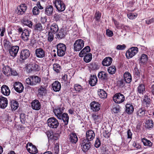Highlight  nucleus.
<instances>
[{"mask_svg":"<svg viewBox=\"0 0 154 154\" xmlns=\"http://www.w3.org/2000/svg\"><path fill=\"white\" fill-rule=\"evenodd\" d=\"M57 55L59 57H62L65 54L66 46L65 44L60 43L57 45Z\"/></svg>","mask_w":154,"mask_h":154,"instance_id":"nucleus-1","label":"nucleus"},{"mask_svg":"<svg viewBox=\"0 0 154 154\" xmlns=\"http://www.w3.org/2000/svg\"><path fill=\"white\" fill-rule=\"evenodd\" d=\"M54 4L57 10L59 12L64 11L66 8V6L63 2L60 0H56Z\"/></svg>","mask_w":154,"mask_h":154,"instance_id":"nucleus-2","label":"nucleus"},{"mask_svg":"<svg viewBox=\"0 0 154 154\" xmlns=\"http://www.w3.org/2000/svg\"><path fill=\"white\" fill-rule=\"evenodd\" d=\"M84 42L83 40L79 39L76 40L73 46L74 49L75 51H79L84 46Z\"/></svg>","mask_w":154,"mask_h":154,"instance_id":"nucleus-3","label":"nucleus"},{"mask_svg":"<svg viewBox=\"0 0 154 154\" xmlns=\"http://www.w3.org/2000/svg\"><path fill=\"white\" fill-rule=\"evenodd\" d=\"M138 49L137 47H132L126 52V57L128 59L132 57L138 52Z\"/></svg>","mask_w":154,"mask_h":154,"instance_id":"nucleus-4","label":"nucleus"},{"mask_svg":"<svg viewBox=\"0 0 154 154\" xmlns=\"http://www.w3.org/2000/svg\"><path fill=\"white\" fill-rule=\"evenodd\" d=\"M48 125L50 128H56L59 125L58 120L54 117H51L48 120Z\"/></svg>","mask_w":154,"mask_h":154,"instance_id":"nucleus-5","label":"nucleus"},{"mask_svg":"<svg viewBox=\"0 0 154 154\" xmlns=\"http://www.w3.org/2000/svg\"><path fill=\"white\" fill-rule=\"evenodd\" d=\"M113 99L115 103H120L124 102L125 100V96L120 93H117L114 95Z\"/></svg>","mask_w":154,"mask_h":154,"instance_id":"nucleus-6","label":"nucleus"},{"mask_svg":"<svg viewBox=\"0 0 154 154\" xmlns=\"http://www.w3.org/2000/svg\"><path fill=\"white\" fill-rule=\"evenodd\" d=\"M91 143L90 142L87 140L84 139L82 143V149L84 152H86L91 147Z\"/></svg>","mask_w":154,"mask_h":154,"instance_id":"nucleus-7","label":"nucleus"},{"mask_svg":"<svg viewBox=\"0 0 154 154\" xmlns=\"http://www.w3.org/2000/svg\"><path fill=\"white\" fill-rule=\"evenodd\" d=\"M67 34L66 29L61 28L58 30L56 34L57 38L59 39H61L65 38Z\"/></svg>","mask_w":154,"mask_h":154,"instance_id":"nucleus-8","label":"nucleus"},{"mask_svg":"<svg viewBox=\"0 0 154 154\" xmlns=\"http://www.w3.org/2000/svg\"><path fill=\"white\" fill-rule=\"evenodd\" d=\"M26 148L28 151L31 154H35L38 152L36 146L31 143H28L26 145Z\"/></svg>","mask_w":154,"mask_h":154,"instance_id":"nucleus-9","label":"nucleus"},{"mask_svg":"<svg viewBox=\"0 0 154 154\" xmlns=\"http://www.w3.org/2000/svg\"><path fill=\"white\" fill-rule=\"evenodd\" d=\"M27 69L29 72L32 71H38L40 69V67L35 63H30L27 66Z\"/></svg>","mask_w":154,"mask_h":154,"instance_id":"nucleus-10","label":"nucleus"},{"mask_svg":"<svg viewBox=\"0 0 154 154\" xmlns=\"http://www.w3.org/2000/svg\"><path fill=\"white\" fill-rule=\"evenodd\" d=\"M30 55V52L28 49L22 50L21 51L20 58L22 60H26L28 58Z\"/></svg>","mask_w":154,"mask_h":154,"instance_id":"nucleus-11","label":"nucleus"},{"mask_svg":"<svg viewBox=\"0 0 154 154\" xmlns=\"http://www.w3.org/2000/svg\"><path fill=\"white\" fill-rule=\"evenodd\" d=\"M14 88L17 92L20 93L23 90V86L22 84L19 82H16L14 84Z\"/></svg>","mask_w":154,"mask_h":154,"instance_id":"nucleus-12","label":"nucleus"},{"mask_svg":"<svg viewBox=\"0 0 154 154\" xmlns=\"http://www.w3.org/2000/svg\"><path fill=\"white\" fill-rule=\"evenodd\" d=\"M38 95L40 97L45 96L47 92L46 87L42 85L40 86L38 90Z\"/></svg>","mask_w":154,"mask_h":154,"instance_id":"nucleus-13","label":"nucleus"},{"mask_svg":"<svg viewBox=\"0 0 154 154\" xmlns=\"http://www.w3.org/2000/svg\"><path fill=\"white\" fill-rule=\"evenodd\" d=\"M19 49V47L17 46H14L11 47L9 50L10 55L12 57H15L17 56Z\"/></svg>","mask_w":154,"mask_h":154,"instance_id":"nucleus-14","label":"nucleus"},{"mask_svg":"<svg viewBox=\"0 0 154 154\" xmlns=\"http://www.w3.org/2000/svg\"><path fill=\"white\" fill-rule=\"evenodd\" d=\"M90 107L91 110L94 111H99L100 108V105L97 102L94 101L90 103Z\"/></svg>","mask_w":154,"mask_h":154,"instance_id":"nucleus-15","label":"nucleus"},{"mask_svg":"<svg viewBox=\"0 0 154 154\" xmlns=\"http://www.w3.org/2000/svg\"><path fill=\"white\" fill-rule=\"evenodd\" d=\"M35 54L37 57L43 58L45 57V52L42 48H37L35 51Z\"/></svg>","mask_w":154,"mask_h":154,"instance_id":"nucleus-16","label":"nucleus"},{"mask_svg":"<svg viewBox=\"0 0 154 154\" xmlns=\"http://www.w3.org/2000/svg\"><path fill=\"white\" fill-rule=\"evenodd\" d=\"M54 7L52 5H48L45 8V13L48 16L52 15L53 13Z\"/></svg>","mask_w":154,"mask_h":154,"instance_id":"nucleus-17","label":"nucleus"},{"mask_svg":"<svg viewBox=\"0 0 154 154\" xmlns=\"http://www.w3.org/2000/svg\"><path fill=\"white\" fill-rule=\"evenodd\" d=\"M86 138L87 140L89 141L92 140L95 136V134L92 130H90L86 132Z\"/></svg>","mask_w":154,"mask_h":154,"instance_id":"nucleus-18","label":"nucleus"},{"mask_svg":"<svg viewBox=\"0 0 154 154\" xmlns=\"http://www.w3.org/2000/svg\"><path fill=\"white\" fill-rule=\"evenodd\" d=\"M32 108L35 110H39L41 108V104L37 100H34L31 103Z\"/></svg>","mask_w":154,"mask_h":154,"instance_id":"nucleus-19","label":"nucleus"},{"mask_svg":"<svg viewBox=\"0 0 154 154\" xmlns=\"http://www.w3.org/2000/svg\"><path fill=\"white\" fill-rule=\"evenodd\" d=\"M64 109L63 107L61 108L58 106L54 109V112L55 115L58 119L59 117H60V116L61 115L63 112Z\"/></svg>","mask_w":154,"mask_h":154,"instance_id":"nucleus-20","label":"nucleus"},{"mask_svg":"<svg viewBox=\"0 0 154 154\" xmlns=\"http://www.w3.org/2000/svg\"><path fill=\"white\" fill-rule=\"evenodd\" d=\"M8 102L7 99L2 96L0 97V108L4 109L8 105Z\"/></svg>","mask_w":154,"mask_h":154,"instance_id":"nucleus-21","label":"nucleus"},{"mask_svg":"<svg viewBox=\"0 0 154 154\" xmlns=\"http://www.w3.org/2000/svg\"><path fill=\"white\" fill-rule=\"evenodd\" d=\"M70 142L73 143H75L78 141V138L75 133H71L68 136Z\"/></svg>","mask_w":154,"mask_h":154,"instance_id":"nucleus-22","label":"nucleus"},{"mask_svg":"<svg viewBox=\"0 0 154 154\" xmlns=\"http://www.w3.org/2000/svg\"><path fill=\"white\" fill-rule=\"evenodd\" d=\"M60 117L58 118V119L60 120H62L64 125H67L68 124L69 119L68 114L67 113H62Z\"/></svg>","mask_w":154,"mask_h":154,"instance_id":"nucleus-23","label":"nucleus"},{"mask_svg":"<svg viewBox=\"0 0 154 154\" xmlns=\"http://www.w3.org/2000/svg\"><path fill=\"white\" fill-rule=\"evenodd\" d=\"M112 61V58L110 57L105 58L102 61V63L104 66H108L111 65Z\"/></svg>","mask_w":154,"mask_h":154,"instance_id":"nucleus-24","label":"nucleus"},{"mask_svg":"<svg viewBox=\"0 0 154 154\" xmlns=\"http://www.w3.org/2000/svg\"><path fill=\"white\" fill-rule=\"evenodd\" d=\"M1 92L5 96H8L10 93V91L8 87L6 85H3L1 87Z\"/></svg>","mask_w":154,"mask_h":154,"instance_id":"nucleus-25","label":"nucleus"},{"mask_svg":"<svg viewBox=\"0 0 154 154\" xmlns=\"http://www.w3.org/2000/svg\"><path fill=\"white\" fill-rule=\"evenodd\" d=\"M29 31L27 29H25L23 30L21 34L22 39L25 41H27L29 39Z\"/></svg>","mask_w":154,"mask_h":154,"instance_id":"nucleus-26","label":"nucleus"},{"mask_svg":"<svg viewBox=\"0 0 154 154\" xmlns=\"http://www.w3.org/2000/svg\"><path fill=\"white\" fill-rule=\"evenodd\" d=\"M124 80L126 83H129L132 81V78L130 73L128 72H125L123 75Z\"/></svg>","mask_w":154,"mask_h":154,"instance_id":"nucleus-27","label":"nucleus"},{"mask_svg":"<svg viewBox=\"0 0 154 154\" xmlns=\"http://www.w3.org/2000/svg\"><path fill=\"white\" fill-rule=\"evenodd\" d=\"M108 74L104 72H100L98 73V76L102 80L106 81L108 79Z\"/></svg>","mask_w":154,"mask_h":154,"instance_id":"nucleus-28","label":"nucleus"},{"mask_svg":"<svg viewBox=\"0 0 154 154\" xmlns=\"http://www.w3.org/2000/svg\"><path fill=\"white\" fill-rule=\"evenodd\" d=\"M53 90L55 92L59 91L61 88L60 83L57 81H55L52 85Z\"/></svg>","mask_w":154,"mask_h":154,"instance_id":"nucleus-29","label":"nucleus"},{"mask_svg":"<svg viewBox=\"0 0 154 154\" xmlns=\"http://www.w3.org/2000/svg\"><path fill=\"white\" fill-rule=\"evenodd\" d=\"M125 112L128 114H131L134 111V108L132 104L127 103L125 106Z\"/></svg>","mask_w":154,"mask_h":154,"instance_id":"nucleus-30","label":"nucleus"},{"mask_svg":"<svg viewBox=\"0 0 154 154\" xmlns=\"http://www.w3.org/2000/svg\"><path fill=\"white\" fill-rule=\"evenodd\" d=\"M97 81V79L96 75H91L89 81V83L91 86H94L95 85Z\"/></svg>","mask_w":154,"mask_h":154,"instance_id":"nucleus-31","label":"nucleus"},{"mask_svg":"<svg viewBox=\"0 0 154 154\" xmlns=\"http://www.w3.org/2000/svg\"><path fill=\"white\" fill-rule=\"evenodd\" d=\"M90 47L88 46L84 48L79 53V56L80 57H82L84 56V55L86 54L90 51Z\"/></svg>","mask_w":154,"mask_h":154,"instance_id":"nucleus-32","label":"nucleus"},{"mask_svg":"<svg viewBox=\"0 0 154 154\" xmlns=\"http://www.w3.org/2000/svg\"><path fill=\"white\" fill-rule=\"evenodd\" d=\"M27 9L26 6L24 4H21L18 9V14L19 15H22L24 14Z\"/></svg>","mask_w":154,"mask_h":154,"instance_id":"nucleus-33","label":"nucleus"},{"mask_svg":"<svg viewBox=\"0 0 154 154\" xmlns=\"http://www.w3.org/2000/svg\"><path fill=\"white\" fill-rule=\"evenodd\" d=\"M59 30L57 24L55 23H53L50 26V30L49 31L55 34Z\"/></svg>","mask_w":154,"mask_h":154,"instance_id":"nucleus-34","label":"nucleus"},{"mask_svg":"<svg viewBox=\"0 0 154 154\" xmlns=\"http://www.w3.org/2000/svg\"><path fill=\"white\" fill-rule=\"evenodd\" d=\"M150 99L147 95H145L144 97L143 104V105L146 107H148L150 106Z\"/></svg>","mask_w":154,"mask_h":154,"instance_id":"nucleus-35","label":"nucleus"},{"mask_svg":"<svg viewBox=\"0 0 154 154\" xmlns=\"http://www.w3.org/2000/svg\"><path fill=\"white\" fill-rule=\"evenodd\" d=\"M145 126L147 129L152 128L153 126V123L152 120L151 119L147 120L145 122Z\"/></svg>","mask_w":154,"mask_h":154,"instance_id":"nucleus-36","label":"nucleus"},{"mask_svg":"<svg viewBox=\"0 0 154 154\" xmlns=\"http://www.w3.org/2000/svg\"><path fill=\"white\" fill-rule=\"evenodd\" d=\"M10 103L11 106L12 110H15L19 107V103L16 101L14 100H12L11 101Z\"/></svg>","mask_w":154,"mask_h":154,"instance_id":"nucleus-37","label":"nucleus"},{"mask_svg":"<svg viewBox=\"0 0 154 154\" xmlns=\"http://www.w3.org/2000/svg\"><path fill=\"white\" fill-rule=\"evenodd\" d=\"M11 71V69L8 66L4 67L3 68V73L7 76H8L10 75Z\"/></svg>","mask_w":154,"mask_h":154,"instance_id":"nucleus-38","label":"nucleus"},{"mask_svg":"<svg viewBox=\"0 0 154 154\" xmlns=\"http://www.w3.org/2000/svg\"><path fill=\"white\" fill-rule=\"evenodd\" d=\"M33 81L32 85H35L37 83H39L41 82V78L38 76L36 75H33Z\"/></svg>","mask_w":154,"mask_h":154,"instance_id":"nucleus-39","label":"nucleus"},{"mask_svg":"<svg viewBox=\"0 0 154 154\" xmlns=\"http://www.w3.org/2000/svg\"><path fill=\"white\" fill-rule=\"evenodd\" d=\"M22 23L24 25H27L30 28H31L32 26V23L30 21H29L28 20L23 18L21 20Z\"/></svg>","mask_w":154,"mask_h":154,"instance_id":"nucleus-40","label":"nucleus"},{"mask_svg":"<svg viewBox=\"0 0 154 154\" xmlns=\"http://www.w3.org/2000/svg\"><path fill=\"white\" fill-rule=\"evenodd\" d=\"M33 27L35 30L41 31L43 30L42 24L40 23H36L33 26Z\"/></svg>","mask_w":154,"mask_h":154,"instance_id":"nucleus-41","label":"nucleus"},{"mask_svg":"<svg viewBox=\"0 0 154 154\" xmlns=\"http://www.w3.org/2000/svg\"><path fill=\"white\" fill-rule=\"evenodd\" d=\"M98 94L101 98H105L107 96L106 93L103 90L100 89L98 92Z\"/></svg>","mask_w":154,"mask_h":154,"instance_id":"nucleus-42","label":"nucleus"},{"mask_svg":"<svg viewBox=\"0 0 154 154\" xmlns=\"http://www.w3.org/2000/svg\"><path fill=\"white\" fill-rule=\"evenodd\" d=\"M3 45L5 49H8L11 47V43L7 39H5L3 41Z\"/></svg>","mask_w":154,"mask_h":154,"instance_id":"nucleus-43","label":"nucleus"},{"mask_svg":"<svg viewBox=\"0 0 154 154\" xmlns=\"http://www.w3.org/2000/svg\"><path fill=\"white\" fill-rule=\"evenodd\" d=\"M92 59V55L91 53H89L84 57V60L86 63L90 62Z\"/></svg>","mask_w":154,"mask_h":154,"instance_id":"nucleus-44","label":"nucleus"},{"mask_svg":"<svg viewBox=\"0 0 154 154\" xmlns=\"http://www.w3.org/2000/svg\"><path fill=\"white\" fill-rule=\"evenodd\" d=\"M142 141L144 146H147L149 147H151L152 145V143L151 142L146 139H142Z\"/></svg>","mask_w":154,"mask_h":154,"instance_id":"nucleus-45","label":"nucleus"},{"mask_svg":"<svg viewBox=\"0 0 154 154\" xmlns=\"http://www.w3.org/2000/svg\"><path fill=\"white\" fill-rule=\"evenodd\" d=\"M107 71L110 74H113L116 71V68L115 66H111L108 68Z\"/></svg>","mask_w":154,"mask_h":154,"instance_id":"nucleus-46","label":"nucleus"},{"mask_svg":"<svg viewBox=\"0 0 154 154\" xmlns=\"http://www.w3.org/2000/svg\"><path fill=\"white\" fill-rule=\"evenodd\" d=\"M49 134V135L48 134H47L48 137H50L52 140H57L59 137V135L58 134H52V132L50 133Z\"/></svg>","mask_w":154,"mask_h":154,"instance_id":"nucleus-47","label":"nucleus"},{"mask_svg":"<svg viewBox=\"0 0 154 154\" xmlns=\"http://www.w3.org/2000/svg\"><path fill=\"white\" fill-rule=\"evenodd\" d=\"M147 59V55L145 54H143L141 55L140 60L141 63H144L146 62Z\"/></svg>","mask_w":154,"mask_h":154,"instance_id":"nucleus-48","label":"nucleus"},{"mask_svg":"<svg viewBox=\"0 0 154 154\" xmlns=\"http://www.w3.org/2000/svg\"><path fill=\"white\" fill-rule=\"evenodd\" d=\"M145 110L143 108L139 109L137 112V115L140 116H143L145 114Z\"/></svg>","mask_w":154,"mask_h":154,"instance_id":"nucleus-49","label":"nucleus"},{"mask_svg":"<svg viewBox=\"0 0 154 154\" xmlns=\"http://www.w3.org/2000/svg\"><path fill=\"white\" fill-rule=\"evenodd\" d=\"M54 34H55V33L51 32L49 31L48 32V40L49 42H51L53 40Z\"/></svg>","mask_w":154,"mask_h":154,"instance_id":"nucleus-50","label":"nucleus"},{"mask_svg":"<svg viewBox=\"0 0 154 154\" xmlns=\"http://www.w3.org/2000/svg\"><path fill=\"white\" fill-rule=\"evenodd\" d=\"M145 91V87L143 84H140L138 87V91L140 94L143 93Z\"/></svg>","mask_w":154,"mask_h":154,"instance_id":"nucleus-51","label":"nucleus"},{"mask_svg":"<svg viewBox=\"0 0 154 154\" xmlns=\"http://www.w3.org/2000/svg\"><path fill=\"white\" fill-rule=\"evenodd\" d=\"M54 70L57 73L59 72L61 68L60 65L57 63H55L53 64V67Z\"/></svg>","mask_w":154,"mask_h":154,"instance_id":"nucleus-52","label":"nucleus"},{"mask_svg":"<svg viewBox=\"0 0 154 154\" xmlns=\"http://www.w3.org/2000/svg\"><path fill=\"white\" fill-rule=\"evenodd\" d=\"M128 17L130 19L133 20L136 18L137 15L136 13H130L127 14Z\"/></svg>","mask_w":154,"mask_h":154,"instance_id":"nucleus-53","label":"nucleus"},{"mask_svg":"<svg viewBox=\"0 0 154 154\" xmlns=\"http://www.w3.org/2000/svg\"><path fill=\"white\" fill-rule=\"evenodd\" d=\"M92 117L95 122H98L101 120V117L100 116L93 114L92 115Z\"/></svg>","mask_w":154,"mask_h":154,"instance_id":"nucleus-54","label":"nucleus"},{"mask_svg":"<svg viewBox=\"0 0 154 154\" xmlns=\"http://www.w3.org/2000/svg\"><path fill=\"white\" fill-rule=\"evenodd\" d=\"M74 88L76 91L78 92L81 91L82 90V87L80 85L75 84L74 86Z\"/></svg>","mask_w":154,"mask_h":154,"instance_id":"nucleus-55","label":"nucleus"},{"mask_svg":"<svg viewBox=\"0 0 154 154\" xmlns=\"http://www.w3.org/2000/svg\"><path fill=\"white\" fill-rule=\"evenodd\" d=\"M33 81L32 76H30L29 77L26 79V83L29 85H32V83Z\"/></svg>","mask_w":154,"mask_h":154,"instance_id":"nucleus-56","label":"nucleus"},{"mask_svg":"<svg viewBox=\"0 0 154 154\" xmlns=\"http://www.w3.org/2000/svg\"><path fill=\"white\" fill-rule=\"evenodd\" d=\"M40 12V11L37 7H34L32 9L33 14L34 15H38Z\"/></svg>","mask_w":154,"mask_h":154,"instance_id":"nucleus-57","label":"nucleus"},{"mask_svg":"<svg viewBox=\"0 0 154 154\" xmlns=\"http://www.w3.org/2000/svg\"><path fill=\"white\" fill-rule=\"evenodd\" d=\"M89 68L93 70H95L97 69L98 67L95 63H91L89 65Z\"/></svg>","mask_w":154,"mask_h":154,"instance_id":"nucleus-58","label":"nucleus"},{"mask_svg":"<svg viewBox=\"0 0 154 154\" xmlns=\"http://www.w3.org/2000/svg\"><path fill=\"white\" fill-rule=\"evenodd\" d=\"M59 152V146L55 145L53 150V152L55 154H58Z\"/></svg>","mask_w":154,"mask_h":154,"instance_id":"nucleus-59","label":"nucleus"},{"mask_svg":"<svg viewBox=\"0 0 154 154\" xmlns=\"http://www.w3.org/2000/svg\"><path fill=\"white\" fill-rule=\"evenodd\" d=\"M133 72L135 75L138 77L140 76V72L136 66L134 67L133 70Z\"/></svg>","mask_w":154,"mask_h":154,"instance_id":"nucleus-60","label":"nucleus"},{"mask_svg":"<svg viewBox=\"0 0 154 154\" xmlns=\"http://www.w3.org/2000/svg\"><path fill=\"white\" fill-rule=\"evenodd\" d=\"M126 47V46L124 44L122 45H119L117 46L116 48L117 50H124Z\"/></svg>","mask_w":154,"mask_h":154,"instance_id":"nucleus-61","label":"nucleus"},{"mask_svg":"<svg viewBox=\"0 0 154 154\" xmlns=\"http://www.w3.org/2000/svg\"><path fill=\"white\" fill-rule=\"evenodd\" d=\"M101 144V142L100 140L98 138H97L96 140L94 146L96 148H98Z\"/></svg>","mask_w":154,"mask_h":154,"instance_id":"nucleus-62","label":"nucleus"},{"mask_svg":"<svg viewBox=\"0 0 154 154\" xmlns=\"http://www.w3.org/2000/svg\"><path fill=\"white\" fill-rule=\"evenodd\" d=\"M62 82H64L65 84H66L68 81V76L67 75H64L62 78Z\"/></svg>","mask_w":154,"mask_h":154,"instance_id":"nucleus-63","label":"nucleus"},{"mask_svg":"<svg viewBox=\"0 0 154 154\" xmlns=\"http://www.w3.org/2000/svg\"><path fill=\"white\" fill-rule=\"evenodd\" d=\"M125 81L123 79L120 80L118 82V84L120 87L122 88L125 85Z\"/></svg>","mask_w":154,"mask_h":154,"instance_id":"nucleus-64","label":"nucleus"}]
</instances>
